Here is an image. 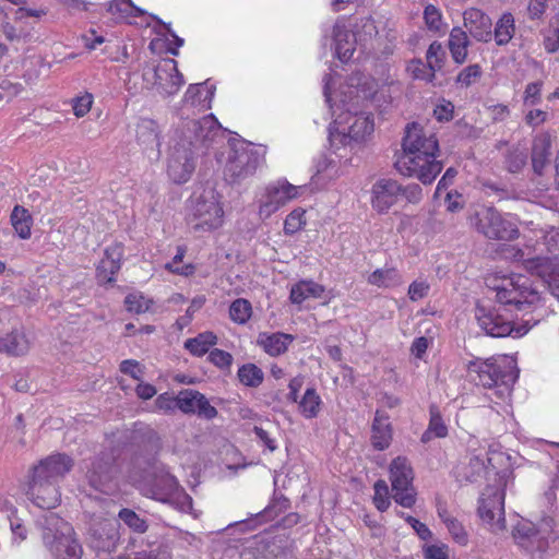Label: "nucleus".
<instances>
[{
    "mask_svg": "<svg viewBox=\"0 0 559 559\" xmlns=\"http://www.w3.org/2000/svg\"><path fill=\"white\" fill-rule=\"evenodd\" d=\"M323 81V93L333 117L329 128V142L332 147L343 145L353 152L371 138L374 129L370 114L353 109L361 100L374 95L377 83L369 75L356 73L338 91H332L335 78L328 74Z\"/></svg>",
    "mask_w": 559,
    "mask_h": 559,
    "instance_id": "1",
    "label": "nucleus"
},
{
    "mask_svg": "<svg viewBox=\"0 0 559 559\" xmlns=\"http://www.w3.org/2000/svg\"><path fill=\"white\" fill-rule=\"evenodd\" d=\"M493 290L499 306H477L475 316L479 328L491 337L524 336L537 321L515 325L507 314L511 310L507 307L524 311L540 301L539 293L533 288L530 278L521 274L502 277Z\"/></svg>",
    "mask_w": 559,
    "mask_h": 559,
    "instance_id": "2",
    "label": "nucleus"
},
{
    "mask_svg": "<svg viewBox=\"0 0 559 559\" xmlns=\"http://www.w3.org/2000/svg\"><path fill=\"white\" fill-rule=\"evenodd\" d=\"M185 131H176L169 148L167 174L176 183L187 182L197 165V150L210 147L222 138V130L214 115L190 120Z\"/></svg>",
    "mask_w": 559,
    "mask_h": 559,
    "instance_id": "3",
    "label": "nucleus"
},
{
    "mask_svg": "<svg viewBox=\"0 0 559 559\" xmlns=\"http://www.w3.org/2000/svg\"><path fill=\"white\" fill-rule=\"evenodd\" d=\"M466 372L471 382L491 392L488 396L496 404L510 400L512 388L519 378L516 359L510 355L476 358L468 361Z\"/></svg>",
    "mask_w": 559,
    "mask_h": 559,
    "instance_id": "4",
    "label": "nucleus"
},
{
    "mask_svg": "<svg viewBox=\"0 0 559 559\" xmlns=\"http://www.w3.org/2000/svg\"><path fill=\"white\" fill-rule=\"evenodd\" d=\"M512 537L522 550L538 559L550 556L559 544V532L551 516H544L536 523L520 521L512 531Z\"/></svg>",
    "mask_w": 559,
    "mask_h": 559,
    "instance_id": "5",
    "label": "nucleus"
},
{
    "mask_svg": "<svg viewBox=\"0 0 559 559\" xmlns=\"http://www.w3.org/2000/svg\"><path fill=\"white\" fill-rule=\"evenodd\" d=\"M224 217L222 197L213 187L195 191L188 200L187 223L197 235L217 230L224 225Z\"/></svg>",
    "mask_w": 559,
    "mask_h": 559,
    "instance_id": "6",
    "label": "nucleus"
},
{
    "mask_svg": "<svg viewBox=\"0 0 559 559\" xmlns=\"http://www.w3.org/2000/svg\"><path fill=\"white\" fill-rule=\"evenodd\" d=\"M143 495L175 506L182 512L192 511V498L179 486L178 480L173 476L164 465L154 463L151 472L143 479L138 480L132 477Z\"/></svg>",
    "mask_w": 559,
    "mask_h": 559,
    "instance_id": "7",
    "label": "nucleus"
},
{
    "mask_svg": "<svg viewBox=\"0 0 559 559\" xmlns=\"http://www.w3.org/2000/svg\"><path fill=\"white\" fill-rule=\"evenodd\" d=\"M37 524L43 530L44 543L56 559H81L83 550L69 523L55 513H46Z\"/></svg>",
    "mask_w": 559,
    "mask_h": 559,
    "instance_id": "8",
    "label": "nucleus"
},
{
    "mask_svg": "<svg viewBox=\"0 0 559 559\" xmlns=\"http://www.w3.org/2000/svg\"><path fill=\"white\" fill-rule=\"evenodd\" d=\"M377 27L371 17H364L354 25L337 22L333 27L335 57L342 62L355 59L356 51H361L367 40L377 35Z\"/></svg>",
    "mask_w": 559,
    "mask_h": 559,
    "instance_id": "9",
    "label": "nucleus"
},
{
    "mask_svg": "<svg viewBox=\"0 0 559 559\" xmlns=\"http://www.w3.org/2000/svg\"><path fill=\"white\" fill-rule=\"evenodd\" d=\"M224 177L229 183H240L253 176L263 160L264 151L245 140L228 143Z\"/></svg>",
    "mask_w": 559,
    "mask_h": 559,
    "instance_id": "10",
    "label": "nucleus"
},
{
    "mask_svg": "<svg viewBox=\"0 0 559 559\" xmlns=\"http://www.w3.org/2000/svg\"><path fill=\"white\" fill-rule=\"evenodd\" d=\"M407 145V152H403L395 162L396 170L404 177L418 179L423 185L432 183L442 170V163L436 156L414 152L413 143Z\"/></svg>",
    "mask_w": 559,
    "mask_h": 559,
    "instance_id": "11",
    "label": "nucleus"
},
{
    "mask_svg": "<svg viewBox=\"0 0 559 559\" xmlns=\"http://www.w3.org/2000/svg\"><path fill=\"white\" fill-rule=\"evenodd\" d=\"M281 546L274 538L254 536L243 542H235L222 551L214 550L215 559H276Z\"/></svg>",
    "mask_w": 559,
    "mask_h": 559,
    "instance_id": "12",
    "label": "nucleus"
},
{
    "mask_svg": "<svg viewBox=\"0 0 559 559\" xmlns=\"http://www.w3.org/2000/svg\"><path fill=\"white\" fill-rule=\"evenodd\" d=\"M473 224L478 233L489 239L512 240L519 235L515 219L511 215H502L492 206L478 209Z\"/></svg>",
    "mask_w": 559,
    "mask_h": 559,
    "instance_id": "13",
    "label": "nucleus"
},
{
    "mask_svg": "<svg viewBox=\"0 0 559 559\" xmlns=\"http://www.w3.org/2000/svg\"><path fill=\"white\" fill-rule=\"evenodd\" d=\"M389 475L394 501L403 508H412L416 502V491L413 486L414 471L408 459L395 457L390 463Z\"/></svg>",
    "mask_w": 559,
    "mask_h": 559,
    "instance_id": "14",
    "label": "nucleus"
},
{
    "mask_svg": "<svg viewBox=\"0 0 559 559\" xmlns=\"http://www.w3.org/2000/svg\"><path fill=\"white\" fill-rule=\"evenodd\" d=\"M117 454L114 450L104 451L86 465V478L95 490L109 495L117 489Z\"/></svg>",
    "mask_w": 559,
    "mask_h": 559,
    "instance_id": "15",
    "label": "nucleus"
},
{
    "mask_svg": "<svg viewBox=\"0 0 559 559\" xmlns=\"http://www.w3.org/2000/svg\"><path fill=\"white\" fill-rule=\"evenodd\" d=\"M143 80L147 85L155 87L162 96L177 94L185 84L183 76L178 71L177 62L174 59H164L155 67L146 68L143 72Z\"/></svg>",
    "mask_w": 559,
    "mask_h": 559,
    "instance_id": "16",
    "label": "nucleus"
},
{
    "mask_svg": "<svg viewBox=\"0 0 559 559\" xmlns=\"http://www.w3.org/2000/svg\"><path fill=\"white\" fill-rule=\"evenodd\" d=\"M478 515L491 533H502L506 530L504 491L487 487L479 499Z\"/></svg>",
    "mask_w": 559,
    "mask_h": 559,
    "instance_id": "17",
    "label": "nucleus"
},
{
    "mask_svg": "<svg viewBox=\"0 0 559 559\" xmlns=\"http://www.w3.org/2000/svg\"><path fill=\"white\" fill-rule=\"evenodd\" d=\"M304 191H306L305 186H294L285 179L269 185L260 200V217L269 218L288 202L301 195Z\"/></svg>",
    "mask_w": 559,
    "mask_h": 559,
    "instance_id": "18",
    "label": "nucleus"
},
{
    "mask_svg": "<svg viewBox=\"0 0 559 559\" xmlns=\"http://www.w3.org/2000/svg\"><path fill=\"white\" fill-rule=\"evenodd\" d=\"M514 258L522 261L524 269L543 280L549 290L559 300V261L557 258H525L522 250H516Z\"/></svg>",
    "mask_w": 559,
    "mask_h": 559,
    "instance_id": "19",
    "label": "nucleus"
},
{
    "mask_svg": "<svg viewBox=\"0 0 559 559\" xmlns=\"http://www.w3.org/2000/svg\"><path fill=\"white\" fill-rule=\"evenodd\" d=\"M352 150L346 146L332 147L330 151L318 158L316 162V174L313 178L317 182H329L335 180L344 174V168L352 158Z\"/></svg>",
    "mask_w": 559,
    "mask_h": 559,
    "instance_id": "20",
    "label": "nucleus"
},
{
    "mask_svg": "<svg viewBox=\"0 0 559 559\" xmlns=\"http://www.w3.org/2000/svg\"><path fill=\"white\" fill-rule=\"evenodd\" d=\"M214 94L215 86L209 84V82L189 85L182 100V106L178 110V116L181 119H188L190 117V109H193L192 115L195 114V109L203 112L209 110L212 106Z\"/></svg>",
    "mask_w": 559,
    "mask_h": 559,
    "instance_id": "21",
    "label": "nucleus"
},
{
    "mask_svg": "<svg viewBox=\"0 0 559 559\" xmlns=\"http://www.w3.org/2000/svg\"><path fill=\"white\" fill-rule=\"evenodd\" d=\"M26 496L40 509H53L60 502V491L57 483L32 474L27 485Z\"/></svg>",
    "mask_w": 559,
    "mask_h": 559,
    "instance_id": "22",
    "label": "nucleus"
},
{
    "mask_svg": "<svg viewBox=\"0 0 559 559\" xmlns=\"http://www.w3.org/2000/svg\"><path fill=\"white\" fill-rule=\"evenodd\" d=\"M413 143L412 150L419 154L436 156L439 151L438 140L431 131L425 130L420 124L413 122L406 127L402 143L403 152H407V144Z\"/></svg>",
    "mask_w": 559,
    "mask_h": 559,
    "instance_id": "23",
    "label": "nucleus"
},
{
    "mask_svg": "<svg viewBox=\"0 0 559 559\" xmlns=\"http://www.w3.org/2000/svg\"><path fill=\"white\" fill-rule=\"evenodd\" d=\"M73 459L64 453H53L39 461L32 474L59 483L73 467Z\"/></svg>",
    "mask_w": 559,
    "mask_h": 559,
    "instance_id": "24",
    "label": "nucleus"
},
{
    "mask_svg": "<svg viewBox=\"0 0 559 559\" xmlns=\"http://www.w3.org/2000/svg\"><path fill=\"white\" fill-rule=\"evenodd\" d=\"M123 252V246L119 242L112 243L105 249L104 257L96 267L98 283L111 284L116 281V275L121 269Z\"/></svg>",
    "mask_w": 559,
    "mask_h": 559,
    "instance_id": "25",
    "label": "nucleus"
},
{
    "mask_svg": "<svg viewBox=\"0 0 559 559\" xmlns=\"http://www.w3.org/2000/svg\"><path fill=\"white\" fill-rule=\"evenodd\" d=\"M371 205L380 214L386 213L401 194V185L396 180L380 179L371 190Z\"/></svg>",
    "mask_w": 559,
    "mask_h": 559,
    "instance_id": "26",
    "label": "nucleus"
},
{
    "mask_svg": "<svg viewBox=\"0 0 559 559\" xmlns=\"http://www.w3.org/2000/svg\"><path fill=\"white\" fill-rule=\"evenodd\" d=\"M118 539L116 524L110 520L100 521L90 530L91 546L97 551L110 552L115 550Z\"/></svg>",
    "mask_w": 559,
    "mask_h": 559,
    "instance_id": "27",
    "label": "nucleus"
},
{
    "mask_svg": "<svg viewBox=\"0 0 559 559\" xmlns=\"http://www.w3.org/2000/svg\"><path fill=\"white\" fill-rule=\"evenodd\" d=\"M464 26L478 41L488 43L492 38L491 20L481 10L469 8L463 13Z\"/></svg>",
    "mask_w": 559,
    "mask_h": 559,
    "instance_id": "28",
    "label": "nucleus"
},
{
    "mask_svg": "<svg viewBox=\"0 0 559 559\" xmlns=\"http://www.w3.org/2000/svg\"><path fill=\"white\" fill-rule=\"evenodd\" d=\"M392 426L389 416L377 411L371 426V444L376 450L388 449L392 441Z\"/></svg>",
    "mask_w": 559,
    "mask_h": 559,
    "instance_id": "29",
    "label": "nucleus"
},
{
    "mask_svg": "<svg viewBox=\"0 0 559 559\" xmlns=\"http://www.w3.org/2000/svg\"><path fill=\"white\" fill-rule=\"evenodd\" d=\"M31 338L24 329H14L0 337V352L11 356H22L31 348Z\"/></svg>",
    "mask_w": 559,
    "mask_h": 559,
    "instance_id": "30",
    "label": "nucleus"
},
{
    "mask_svg": "<svg viewBox=\"0 0 559 559\" xmlns=\"http://www.w3.org/2000/svg\"><path fill=\"white\" fill-rule=\"evenodd\" d=\"M287 508L288 500L286 498L275 497L273 501L262 512L257 513L254 515V519L235 522L234 524H229L227 528H238L240 531L252 530L254 527L252 525V522L272 520L275 516H277L281 512L285 511Z\"/></svg>",
    "mask_w": 559,
    "mask_h": 559,
    "instance_id": "31",
    "label": "nucleus"
},
{
    "mask_svg": "<svg viewBox=\"0 0 559 559\" xmlns=\"http://www.w3.org/2000/svg\"><path fill=\"white\" fill-rule=\"evenodd\" d=\"M160 130L156 121L143 118L136 124V140L145 148L156 150L159 156Z\"/></svg>",
    "mask_w": 559,
    "mask_h": 559,
    "instance_id": "32",
    "label": "nucleus"
},
{
    "mask_svg": "<svg viewBox=\"0 0 559 559\" xmlns=\"http://www.w3.org/2000/svg\"><path fill=\"white\" fill-rule=\"evenodd\" d=\"M498 454L491 451V456L485 457L481 453L473 455L467 465L462 467L463 476L469 481H477L489 473V466L495 467Z\"/></svg>",
    "mask_w": 559,
    "mask_h": 559,
    "instance_id": "33",
    "label": "nucleus"
},
{
    "mask_svg": "<svg viewBox=\"0 0 559 559\" xmlns=\"http://www.w3.org/2000/svg\"><path fill=\"white\" fill-rule=\"evenodd\" d=\"M293 342V336L285 333H260L258 344L270 356H278L285 353Z\"/></svg>",
    "mask_w": 559,
    "mask_h": 559,
    "instance_id": "34",
    "label": "nucleus"
},
{
    "mask_svg": "<svg viewBox=\"0 0 559 559\" xmlns=\"http://www.w3.org/2000/svg\"><path fill=\"white\" fill-rule=\"evenodd\" d=\"M324 287L314 281H299L290 288L289 299L293 304L300 305L308 299L321 298Z\"/></svg>",
    "mask_w": 559,
    "mask_h": 559,
    "instance_id": "35",
    "label": "nucleus"
},
{
    "mask_svg": "<svg viewBox=\"0 0 559 559\" xmlns=\"http://www.w3.org/2000/svg\"><path fill=\"white\" fill-rule=\"evenodd\" d=\"M469 39L461 27H453L449 36V49L455 63L462 64L467 58Z\"/></svg>",
    "mask_w": 559,
    "mask_h": 559,
    "instance_id": "36",
    "label": "nucleus"
},
{
    "mask_svg": "<svg viewBox=\"0 0 559 559\" xmlns=\"http://www.w3.org/2000/svg\"><path fill=\"white\" fill-rule=\"evenodd\" d=\"M550 154V136L547 133H540L534 138L532 148V164L534 171L542 174Z\"/></svg>",
    "mask_w": 559,
    "mask_h": 559,
    "instance_id": "37",
    "label": "nucleus"
},
{
    "mask_svg": "<svg viewBox=\"0 0 559 559\" xmlns=\"http://www.w3.org/2000/svg\"><path fill=\"white\" fill-rule=\"evenodd\" d=\"M437 512L438 516L447 526L453 540L461 546H466L468 543V534L463 524L456 518L451 515L447 508L442 504L438 506Z\"/></svg>",
    "mask_w": 559,
    "mask_h": 559,
    "instance_id": "38",
    "label": "nucleus"
},
{
    "mask_svg": "<svg viewBox=\"0 0 559 559\" xmlns=\"http://www.w3.org/2000/svg\"><path fill=\"white\" fill-rule=\"evenodd\" d=\"M370 285L383 288H392L403 283L401 273L395 267L377 269L368 276Z\"/></svg>",
    "mask_w": 559,
    "mask_h": 559,
    "instance_id": "39",
    "label": "nucleus"
},
{
    "mask_svg": "<svg viewBox=\"0 0 559 559\" xmlns=\"http://www.w3.org/2000/svg\"><path fill=\"white\" fill-rule=\"evenodd\" d=\"M11 224L21 239H28L32 235L33 217L28 210L21 205H15L11 216Z\"/></svg>",
    "mask_w": 559,
    "mask_h": 559,
    "instance_id": "40",
    "label": "nucleus"
},
{
    "mask_svg": "<svg viewBox=\"0 0 559 559\" xmlns=\"http://www.w3.org/2000/svg\"><path fill=\"white\" fill-rule=\"evenodd\" d=\"M216 335L207 331L198 334L195 337L188 338L185 342V348L193 356H203L213 345L216 344Z\"/></svg>",
    "mask_w": 559,
    "mask_h": 559,
    "instance_id": "41",
    "label": "nucleus"
},
{
    "mask_svg": "<svg viewBox=\"0 0 559 559\" xmlns=\"http://www.w3.org/2000/svg\"><path fill=\"white\" fill-rule=\"evenodd\" d=\"M514 17L511 13H504L496 23L493 37L497 45H507L514 36Z\"/></svg>",
    "mask_w": 559,
    "mask_h": 559,
    "instance_id": "42",
    "label": "nucleus"
},
{
    "mask_svg": "<svg viewBox=\"0 0 559 559\" xmlns=\"http://www.w3.org/2000/svg\"><path fill=\"white\" fill-rule=\"evenodd\" d=\"M448 435V427L444 424L437 407L430 408V421L427 430L421 436L424 443L429 442L433 438H444Z\"/></svg>",
    "mask_w": 559,
    "mask_h": 559,
    "instance_id": "43",
    "label": "nucleus"
},
{
    "mask_svg": "<svg viewBox=\"0 0 559 559\" xmlns=\"http://www.w3.org/2000/svg\"><path fill=\"white\" fill-rule=\"evenodd\" d=\"M320 405L321 397L313 388H309L299 402V411L305 418L311 419L318 416Z\"/></svg>",
    "mask_w": 559,
    "mask_h": 559,
    "instance_id": "44",
    "label": "nucleus"
},
{
    "mask_svg": "<svg viewBox=\"0 0 559 559\" xmlns=\"http://www.w3.org/2000/svg\"><path fill=\"white\" fill-rule=\"evenodd\" d=\"M239 381L249 388H258L264 379V373L254 364H246L238 369Z\"/></svg>",
    "mask_w": 559,
    "mask_h": 559,
    "instance_id": "45",
    "label": "nucleus"
},
{
    "mask_svg": "<svg viewBox=\"0 0 559 559\" xmlns=\"http://www.w3.org/2000/svg\"><path fill=\"white\" fill-rule=\"evenodd\" d=\"M108 12L119 17L143 15L144 11L132 3L131 0H111Z\"/></svg>",
    "mask_w": 559,
    "mask_h": 559,
    "instance_id": "46",
    "label": "nucleus"
},
{
    "mask_svg": "<svg viewBox=\"0 0 559 559\" xmlns=\"http://www.w3.org/2000/svg\"><path fill=\"white\" fill-rule=\"evenodd\" d=\"M251 304L243 298L236 299L229 307V317L235 323L245 324L251 318Z\"/></svg>",
    "mask_w": 559,
    "mask_h": 559,
    "instance_id": "47",
    "label": "nucleus"
},
{
    "mask_svg": "<svg viewBox=\"0 0 559 559\" xmlns=\"http://www.w3.org/2000/svg\"><path fill=\"white\" fill-rule=\"evenodd\" d=\"M186 249L183 247H178L177 253L173 258V260L168 263H166L165 269L174 274H178L181 276H191L195 272V266L191 263L180 265L182 262V259L185 257Z\"/></svg>",
    "mask_w": 559,
    "mask_h": 559,
    "instance_id": "48",
    "label": "nucleus"
},
{
    "mask_svg": "<svg viewBox=\"0 0 559 559\" xmlns=\"http://www.w3.org/2000/svg\"><path fill=\"white\" fill-rule=\"evenodd\" d=\"M408 74L416 80L431 82L435 78V70L421 60H412L406 68Z\"/></svg>",
    "mask_w": 559,
    "mask_h": 559,
    "instance_id": "49",
    "label": "nucleus"
},
{
    "mask_svg": "<svg viewBox=\"0 0 559 559\" xmlns=\"http://www.w3.org/2000/svg\"><path fill=\"white\" fill-rule=\"evenodd\" d=\"M201 399V393L193 390H186L178 395V408L186 413H195L198 409V403Z\"/></svg>",
    "mask_w": 559,
    "mask_h": 559,
    "instance_id": "50",
    "label": "nucleus"
},
{
    "mask_svg": "<svg viewBox=\"0 0 559 559\" xmlns=\"http://www.w3.org/2000/svg\"><path fill=\"white\" fill-rule=\"evenodd\" d=\"M306 225V211L301 207L292 211L285 222L284 231L287 235H293L300 230Z\"/></svg>",
    "mask_w": 559,
    "mask_h": 559,
    "instance_id": "51",
    "label": "nucleus"
},
{
    "mask_svg": "<svg viewBox=\"0 0 559 559\" xmlns=\"http://www.w3.org/2000/svg\"><path fill=\"white\" fill-rule=\"evenodd\" d=\"M373 503L380 512H384L391 504L389 487L385 480L379 479L373 485Z\"/></svg>",
    "mask_w": 559,
    "mask_h": 559,
    "instance_id": "52",
    "label": "nucleus"
},
{
    "mask_svg": "<svg viewBox=\"0 0 559 559\" xmlns=\"http://www.w3.org/2000/svg\"><path fill=\"white\" fill-rule=\"evenodd\" d=\"M128 311L134 313L146 312L152 305V301L141 293H131L124 299Z\"/></svg>",
    "mask_w": 559,
    "mask_h": 559,
    "instance_id": "53",
    "label": "nucleus"
},
{
    "mask_svg": "<svg viewBox=\"0 0 559 559\" xmlns=\"http://www.w3.org/2000/svg\"><path fill=\"white\" fill-rule=\"evenodd\" d=\"M119 519L134 532L143 533L147 528L146 522L141 519L133 510L122 509L119 512Z\"/></svg>",
    "mask_w": 559,
    "mask_h": 559,
    "instance_id": "54",
    "label": "nucleus"
},
{
    "mask_svg": "<svg viewBox=\"0 0 559 559\" xmlns=\"http://www.w3.org/2000/svg\"><path fill=\"white\" fill-rule=\"evenodd\" d=\"M427 63L435 71L440 70L443 67V62L445 59V51L442 47V45L438 41H433L426 53Z\"/></svg>",
    "mask_w": 559,
    "mask_h": 559,
    "instance_id": "55",
    "label": "nucleus"
},
{
    "mask_svg": "<svg viewBox=\"0 0 559 559\" xmlns=\"http://www.w3.org/2000/svg\"><path fill=\"white\" fill-rule=\"evenodd\" d=\"M527 155L524 150L519 147L509 152L506 158V165L510 173H519L526 164Z\"/></svg>",
    "mask_w": 559,
    "mask_h": 559,
    "instance_id": "56",
    "label": "nucleus"
},
{
    "mask_svg": "<svg viewBox=\"0 0 559 559\" xmlns=\"http://www.w3.org/2000/svg\"><path fill=\"white\" fill-rule=\"evenodd\" d=\"M424 20L430 31L438 32L442 27V14L440 10L432 4L426 5Z\"/></svg>",
    "mask_w": 559,
    "mask_h": 559,
    "instance_id": "57",
    "label": "nucleus"
},
{
    "mask_svg": "<svg viewBox=\"0 0 559 559\" xmlns=\"http://www.w3.org/2000/svg\"><path fill=\"white\" fill-rule=\"evenodd\" d=\"M481 75V68L478 64H471L464 68L456 78V83L461 86H469Z\"/></svg>",
    "mask_w": 559,
    "mask_h": 559,
    "instance_id": "58",
    "label": "nucleus"
},
{
    "mask_svg": "<svg viewBox=\"0 0 559 559\" xmlns=\"http://www.w3.org/2000/svg\"><path fill=\"white\" fill-rule=\"evenodd\" d=\"M542 82H533L526 85L523 96L524 106L532 107L542 102Z\"/></svg>",
    "mask_w": 559,
    "mask_h": 559,
    "instance_id": "59",
    "label": "nucleus"
},
{
    "mask_svg": "<svg viewBox=\"0 0 559 559\" xmlns=\"http://www.w3.org/2000/svg\"><path fill=\"white\" fill-rule=\"evenodd\" d=\"M429 289L430 285L426 280H416L411 283L407 295L412 301H418L428 295Z\"/></svg>",
    "mask_w": 559,
    "mask_h": 559,
    "instance_id": "60",
    "label": "nucleus"
},
{
    "mask_svg": "<svg viewBox=\"0 0 559 559\" xmlns=\"http://www.w3.org/2000/svg\"><path fill=\"white\" fill-rule=\"evenodd\" d=\"M92 104H93V95L92 94L85 93L81 96H78L76 98L73 99V105H72L73 114L78 118L84 117L91 110Z\"/></svg>",
    "mask_w": 559,
    "mask_h": 559,
    "instance_id": "61",
    "label": "nucleus"
},
{
    "mask_svg": "<svg viewBox=\"0 0 559 559\" xmlns=\"http://www.w3.org/2000/svg\"><path fill=\"white\" fill-rule=\"evenodd\" d=\"M209 359L212 364L221 369H228L233 364V356L229 353L218 348L210 352Z\"/></svg>",
    "mask_w": 559,
    "mask_h": 559,
    "instance_id": "62",
    "label": "nucleus"
},
{
    "mask_svg": "<svg viewBox=\"0 0 559 559\" xmlns=\"http://www.w3.org/2000/svg\"><path fill=\"white\" fill-rule=\"evenodd\" d=\"M132 557L133 559H171L170 554L160 547L139 550Z\"/></svg>",
    "mask_w": 559,
    "mask_h": 559,
    "instance_id": "63",
    "label": "nucleus"
},
{
    "mask_svg": "<svg viewBox=\"0 0 559 559\" xmlns=\"http://www.w3.org/2000/svg\"><path fill=\"white\" fill-rule=\"evenodd\" d=\"M424 556L425 559H449V547L445 544L426 546Z\"/></svg>",
    "mask_w": 559,
    "mask_h": 559,
    "instance_id": "64",
    "label": "nucleus"
}]
</instances>
